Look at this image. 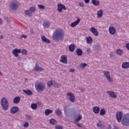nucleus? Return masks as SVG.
Instances as JSON below:
<instances>
[{"instance_id": "nucleus-48", "label": "nucleus", "mask_w": 129, "mask_h": 129, "mask_svg": "<svg viewBox=\"0 0 129 129\" xmlns=\"http://www.w3.org/2000/svg\"><path fill=\"white\" fill-rule=\"evenodd\" d=\"M21 38H24V39H27V38H28V37L27 36V35H23L22 36H21Z\"/></svg>"}, {"instance_id": "nucleus-36", "label": "nucleus", "mask_w": 129, "mask_h": 129, "mask_svg": "<svg viewBox=\"0 0 129 129\" xmlns=\"http://www.w3.org/2000/svg\"><path fill=\"white\" fill-rule=\"evenodd\" d=\"M86 66H87V63H81V64L80 65V68H81L82 69H84L85 68H86Z\"/></svg>"}, {"instance_id": "nucleus-54", "label": "nucleus", "mask_w": 129, "mask_h": 129, "mask_svg": "<svg viewBox=\"0 0 129 129\" xmlns=\"http://www.w3.org/2000/svg\"><path fill=\"white\" fill-rule=\"evenodd\" d=\"M74 71H75V69H71L70 71V72H72V73H73L74 72Z\"/></svg>"}, {"instance_id": "nucleus-1", "label": "nucleus", "mask_w": 129, "mask_h": 129, "mask_svg": "<svg viewBox=\"0 0 129 129\" xmlns=\"http://www.w3.org/2000/svg\"><path fill=\"white\" fill-rule=\"evenodd\" d=\"M122 115H123V113H122V112L116 113V117L117 121L119 122H121L122 125H124L125 126H129V114H126L123 116V117Z\"/></svg>"}, {"instance_id": "nucleus-45", "label": "nucleus", "mask_w": 129, "mask_h": 129, "mask_svg": "<svg viewBox=\"0 0 129 129\" xmlns=\"http://www.w3.org/2000/svg\"><path fill=\"white\" fill-rule=\"evenodd\" d=\"M55 128H56V129H63V128H62V126H61L60 125H56Z\"/></svg>"}, {"instance_id": "nucleus-32", "label": "nucleus", "mask_w": 129, "mask_h": 129, "mask_svg": "<svg viewBox=\"0 0 129 129\" xmlns=\"http://www.w3.org/2000/svg\"><path fill=\"white\" fill-rule=\"evenodd\" d=\"M25 15L29 16V17L31 18V17H32V12H31L30 10H26Z\"/></svg>"}, {"instance_id": "nucleus-7", "label": "nucleus", "mask_w": 129, "mask_h": 129, "mask_svg": "<svg viewBox=\"0 0 129 129\" xmlns=\"http://www.w3.org/2000/svg\"><path fill=\"white\" fill-rule=\"evenodd\" d=\"M11 9L13 11H16L19 9V4L17 3H12L11 5Z\"/></svg>"}, {"instance_id": "nucleus-2", "label": "nucleus", "mask_w": 129, "mask_h": 129, "mask_svg": "<svg viewBox=\"0 0 129 129\" xmlns=\"http://www.w3.org/2000/svg\"><path fill=\"white\" fill-rule=\"evenodd\" d=\"M52 39L53 41L56 42H59V41H62L64 39V31L61 29H56L53 34Z\"/></svg>"}, {"instance_id": "nucleus-50", "label": "nucleus", "mask_w": 129, "mask_h": 129, "mask_svg": "<svg viewBox=\"0 0 129 129\" xmlns=\"http://www.w3.org/2000/svg\"><path fill=\"white\" fill-rule=\"evenodd\" d=\"M125 47L127 50H129V43H127L125 45Z\"/></svg>"}, {"instance_id": "nucleus-30", "label": "nucleus", "mask_w": 129, "mask_h": 129, "mask_svg": "<svg viewBox=\"0 0 129 129\" xmlns=\"http://www.w3.org/2000/svg\"><path fill=\"white\" fill-rule=\"evenodd\" d=\"M50 22H45L44 23V24H43V26L44 28H50Z\"/></svg>"}, {"instance_id": "nucleus-20", "label": "nucleus", "mask_w": 129, "mask_h": 129, "mask_svg": "<svg viewBox=\"0 0 129 129\" xmlns=\"http://www.w3.org/2000/svg\"><path fill=\"white\" fill-rule=\"evenodd\" d=\"M91 32L93 33V34L95 36H98V32L97 31V29L94 28V27H92L90 30Z\"/></svg>"}, {"instance_id": "nucleus-58", "label": "nucleus", "mask_w": 129, "mask_h": 129, "mask_svg": "<svg viewBox=\"0 0 129 129\" xmlns=\"http://www.w3.org/2000/svg\"><path fill=\"white\" fill-rule=\"evenodd\" d=\"M0 75H3V73L0 72Z\"/></svg>"}, {"instance_id": "nucleus-21", "label": "nucleus", "mask_w": 129, "mask_h": 129, "mask_svg": "<svg viewBox=\"0 0 129 129\" xmlns=\"http://www.w3.org/2000/svg\"><path fill=\"white\" fill-rule=\"evenodd\" d=\"M109 32L111 35H114L115 34V28L113 27H111L109 29Z\"/></svg>"}, {"instance_id": "nucleus-8", "label": "nucleus", "mask_w": 129, "mask_h": 129, "mask_svg": "<svg viewBox=\"0 0 129 129\" xmlns=\"http://www.w3.org/2000/svg\"><path fill=\"white\" fill-rule=\"evenodd\" d=\"M68 96H70V101L71 102H74L75 101V96H74V94L72 93H68Z\"/></svg>"}, {"instance_id": "nucleus-53", "label": "nucleus", "mask_w": 129, "mask_h": 129, "mask_svg": "<svg viewBox=\"0 0 129 129\" xmlns=\"http://www.w3.org/2000/svg\"><path fill=\"white\" fill-rule=\"evenodd\" d=\"M77 125H78V126H79V127H82V126H81V124H80V123H77Z\"/></svg>"}, {"instance_id": "nucleus-4", "label": "nucleus", "mask_w": 129, "mask_h": 129, "mask_svg": "<svg viewBox=\"0 0 129 129\" xmlns=\"http://www.w3.org/2000/svg\"><path fill=\"white\" fill-rule=\"evenodd\" d=\"M35 89L37 92L41 93L46 89V84L44 83L39 82L35 84Z\"/></svg>"}, {"instance_id": "nucleus-47", "label": "nucleus", "mask_w": 129, "mask_h": 129, "mask_svg": "<svg viewBox=\"0 0 129 129\" xmlns=\"http://www.w3.org/2000/svg\"><path fill=\"white\" fill-rule=\"evenodd\" d=\"M79 6L82 8H83V7H84V4L83 3H80Z\"/></svg>"}, {"instance_id": "nucleus-29", "label": "nucleus", "mask_w": 129, "mask_h": 129, "mask_svg": "<svg viewBox=\"0 0 129 129\" xmlns=\"http://www.w3.org/2000/svg\"><path fill=\"white\" fill-rule=\"evenodd\" d=\"M87 43L88 44H92L93 42V39L90 37H87L86 39Z\"/></svg>"}, {"instance_id": "nucleus-28", "label": "nucleus", "mask_w": 129, "mask_h": 129, "mask_svg": "<svg viewBox=\"0 0 129 129\" xmlns=\"http://www.w3.org/2000/svg\"><path fill=\"white\" fill-rule=\"evenodd\" d=\"M76 53L78 56H82V54H83V51L81 50V49L78 48L76 51Z\"/></svg>"}, {"instance_id": "nucleus-23", "label": "nucleus", "mask_w": 129, "mask_h": 129, "mask_svg": "<svg viewBox=\"0 0 129 129\" xmlns=\"http://www.w3.org/2000/svg\"><path fill=\"white\" fill-rule=\"evenodd\" d=\"M69 50L70 52H74L75 50V45L72 44L69 46Z\"/></svg>"}, {"instance_id": "nucleus-15", "label": "nucleus", "mask_w": 129, "mask_h": 129, "mask_svg": "<svg viewBox=\"0 0 129 129\" xmlns=\"http://www.w3.org/2000/svg\"><path fill=\"white\" fill-rule=\"evenodd\" d=\"M34 70L36 72H38L39 71H44V69L43 68L39 67V65L36 64Z\"/></svg>"}, {"instance_id": "nucleus-9", "label": "nucleus", "mask_w": 129, "mask_h": 129, "mask_svg": "<svg viewBox=\"0 0 129 129\" xmlns=\"http://www.w3.org/2000/svg\"><path fill=\"white\" fill-rule=\"evenodd\" d=\"M66 7L63 4H58L57 5V10L59 13H61L62 12V10H64V11H66Z\"/></svg>"}, {"instance_id": "nucleus-11", "label": "nucleus", "mask_w": 129, "mask_h": 129, "mask_svg": "<svg viewBox=\"0 0 129 129\" xmlns=\"http://www.w3.org/2000/svg\"><path fill=\"white\" fill-rule=\"evenodd\" d=\"M18 53H21V49L16 48L12 51V54H13L15 57H19Z\"/></svg>"}, {"instance_id": "nucleus-3", "label": "nucleus", "mask_w": 129, "mask_h": 129, "mask_svg": "<svg viewBox=\"0 0 129 129\" xmlns=\"http://www.w3.org/2000/svg\"><path fill=\"white\" fill-rule=\"evenodd\" d=\"M0 103L4 110H8L9 109L10 104H9V101L8 100V99H7V98H2L1 100Z\"/></svg>"}, {"instance_id": "nucleus-39", "label": "nucleus", "mask_w": 129, "mask_h": 129, "mask_svg": "<svg viewBox=\"0 0 129 129\" xmlns=\"http://www.w3.org/2000/svg\"><path fill=\"white\" fill-rule=\"evenodd\" d=\"M4 20H6L8 23H11V19L7 16L4 17Z\"/></svg>"}, {"instance_id": "nucleus-22", "label": "nucleus", "mask_w": 129, "mask_h": 129, "mask_svg": "<svg viewBox=\"0 0 129 129\" xmlns=\"http://www.w3.org/2000/svg\"><path fill=\"white\" fill-rule=\"evenodd\" d=\"M121 67L123 69H127V68H129V62H123L122 64Z\"/></svg>"}, {"instance_id": "nucleus-13", "label": "nucleus", "mask_w": 129, "mask_h": 129, "mask_svg": "<svg viewBox=\"0 0 129 129\" xmlns=\"http://www.w3.org/2000/svg\"><path fill=\"white\" fill-rule=\"evenodd\" d=\"M107 94H108L110 97H112V98H116L117 97L114 92L107 91Z\"/></svg>"}, {"instance_id": "nucleus-40", "label": "nucleus", "mask_w": 129, "mask_h": 129, "mask_svg": "<svg viewBox=\"0 0 129 129\" xmlns=\"http://www.w3.org/2000/svg\"><path fill=\"white\" fill-rule=\"evenodd\" d=\"M38 8L39 10H44V9H45V6H44V5H39Z\"/></svg>"}, {"instance_id": "nucleus-43", "label": "nucleus", "mask_w": 129, "mask_h": 129, "mask_svg": "<svg viewBox=\"0 0 129 129\" xmlns=\"http://www.w3.org/2000/svg\"><path fill=\"white\" fill-rule=\"evenodd\" d=\"M21 53L23 55H26L27 54V50L26 49H23Z\"/></svg>"}, {"instance_id": "nucleus-6", "label": "nucleus", "mask_w": 129, "mask_h": 129, "mask_svg": "<svg viewBox=\"0 0 129 129\" xmlns=\"http://www.w3.org/2000/svg\"><path fill=\"white\" fill-rule=\"evenodd\" d=\"M104 75L107 78V80L109 82H112V78H110V73L108 71H104Z\"/></svg>"}, {"instance_id": "nucleus-18", "label": "nucleus", "mask_w": 129, "mask_h": 129, "mask_svg": "<svg viewBox=\"0 0 129 129\" xmlns=\"http://www.w3.org/2000/svg\"><path fill=\"white\" fill-rule=\"evenodd\" d=\"M21 101V98L20 97H15L13 99V103L15 104H18Z\"/></svg>"}, {"instance_id": "nucleus-41", "label": "nucleus", "mask_w": 129, "mask_h": 129, "mask_svg": "<svg viewBox=\"0 0 129 129\" xmlns=\"http://www.w3.org/2000/svg\"><path fill=\"white\" fill-rule=\"evenodd\" d=\"M82 119V116L80 115L78 117V118L76 119V121H79V120H81Z\"/></svg>"}, {"instance_id": "nucleus-44", "label": "nucleus", "mask_w": 129, "mask_h": 129, "mask_svg": "<svg viewBox=\"0 0 129 129\" xmlns=\"http://www.w3.org/2000/svg\"><path fill=\"white\" fill-rule=\"evenodd\" d=\"M23 126H24V127H29V122H26L24 124Z\"/></svg>"}, {"instance_id": "nucleus-46", "label": "nucleus", "mask_w": 129, "mask_h": 129, "mask_svg": "<svg viewBox=\"0 0 129 129\" xmlns=\"http://www.w3.org/2000/svg\"><path fill=\"white\" fill-rule=\"evenodd\" d=\"M90 52V48H87L86 53H87V54H88Z\"/></svg>"}, {"instance_id": "nucleus-16", "label": "nucleus", "mask_w": 129, "mask_h": 129, "mask_svg": "<svg viewBox=\"0 0 129 129\" xmlns=\"http://www.w3.org/2000/svg\"><path fill=\"white\" fill-rule=\"evenodd\" d=\"M80 23V19H77V21H75L74 22L72 23L71 24V27H72V28H74L75 27H76L78 24Z\"/></svg>"}, {"instance_id": "nucleus-55", "label": "nucleus", "mask_w": 129, "mask_h": 129, "mask_svg": "<svg viewBox=\"0 0 129 129\" xmlns=\"http://www.w3.org/2000/svg\"><path fill=\"white\" fill-rule=\"evenodd\" d=\"M17 60H18V61H22V57H18Z\"/></svg>"}, {"instance_id": "nucleus-5", "label": "nucleus", "mask_w": 129, "mask_h": 129, "mask_svg": "<svg viewBox=\"0 0 129 129\" xmlns=\"http://www.w3.org/2000/svg\"><path fill=\"white\" fill-rule=\"evenodd\" d=\"M47 85L48 87H51L52 86H53V87L61 88V85L57 84V83L55 81H48L47 83Z\"/></svg>"}, {"instance_id": "nucleus-12", "label": "nucleus", "mask_w": 129, "mask_h": 129, "mask_svg": "<svg viewBox=\"0 0 129 129\" xmlns=\"http://www.w3.org/2000/svg\"><path fill=\"white\" fill-rule=\"evenodd\" d=\"M10 111L11 113L15 114V113H17V112L19 111V107L17 106H13L11 108Z\"/></svg>"}, {"instance_id": "nucleus-57", "label": "nucleus", "mask_w": 129, "mask_h": 129, "mask_svg": "<svg viewBox=\"0 0 129 129\" xmlns=\"http://www.w3.org/2000/svg\"><path fill=\"white\" fill-rule=\"evenodd\" d=\"M114 129H118V128L117 126H114Z\"/></svg>"}, {"instance_id": "nucleus-19", "label": "nucleus", "mask_w": 129, "mask_h": 129, "mask_svg": "<svg viewBox=\"0 0 129 129\" xmlns=\"http://www.w3.org/2000/svg\"><path fill=\"white\" fill-rule=\"evenodd\" d=\"M98 127H100V129H104V124L102 123L101 120H99L97 123Z\"/></svg>"}, {"instance_id": "nucleus-52", "label": "nucleus", "mask_w": 129, "mask_h": 129, "mask_svg": "<svg viewBox=\"0 0 129 129\" xmlns=\"http://www.w3.org/2000/svg\"><path fill=\"white\" fill-rule=\"evenodd\" d=\"M3 24H4V21L0 18V25H3Z\"/></svg>"}, {"instance_id": "nucleus-17", "label": "nucleus", "mask_w": 129, "mask_h": 129, "mask_svg": "<svg viewBox=\"0 0 129 129\" xmlns=\"http://www.w3.org/2000/svg\"><path fill=\"white\" fill-rule=\"evenodd\" d=\"M23 92L24 93H25V94L29 96L33 95V92H32L31 90H23Z\"/></svg>"}, {"instance_id": "nucleus-34", "label": "nucleus", "mask_w": 129, "mask_h": 129, "mask_svg": "<svg viewBox=\"0 0 129 129\" xmlns=\"http://www.w3.org/2000/svg\"><path fill=\"white\" fill-rule=\"evenodd\" d=\"M49 122L50 123H51V124H57V121H56L53 118H51L49 120Z\"/></svg>"}, {"instance_id": "nucleus-33", "label": "nucleus", "mask_w": 129, "mask_h": 129, "mask_svg": "<svg viewBox=\"0 0 129 129\" xmlns=\"http://www.w3.org/2000/svg\"><path fill=\"white\" fill-rule=\"evenodd\" d=\"M31 107L32 109H36V108H38V105L36 103H33L31 105Z\"/></svg>"}, {"instance_id": "nucleus-60", "label": "nucleus", "mask_w": 129, "mask_h": 129, "mask_svg": "<svg viewBox=\"0 0 129 129\" xmlns=\"http://www.w3.org/2000/svg\"><path fill=\"white\" fill-rule=\"evenodd\" d=\"M64 112H65V114H66V110H64Z\"/></svg>"}, {"instance_id": "nucleus-59", "label": "nucleus", "mask_w": 129, "mask_h": 129, "mask_svg": "<svg viewBox=\"0 0 129 129\" xmlns=\"http://www.w3.org/2000/svg\"><path fill=\"white\" fill-rule=\"evenodd\" d=\"M1 39H4V37L2 36Z\"/></svg>"}, {"instance_id": "nucleus-49", "label": "nucleus", "mask_w": 129, "mask_h": 129, "mask_svg": "<svg viewBox=\"0 0 129 129\" xmlns=\"http://www.w3.org/2000/svg\"><path fill=\"white\" fill-rule=\"evenodd\" d=\"M79 89L81 90V92H84L85 90L83 88H79Z\"/></svg>"}, {"instance_id": "nucleus-24", "label": "nucleus", "mask_w": 129, "mask_h": 129, "mask_svg": "<svg viewBox=\"0 0 129 129\" xmlns=\"http://www.w3.org/2000/svg\"><path fill=\"white\" fill-rule=\"evenodd\" d=\"M103 11L102 10H100L97 12V18H102L103 16Z\"/></svg>"}, {"instance_id": "nucleus-31", "label": "nucleus", "mask_w": 129, "mask_h": 129, "mask_svg": "<svg viewBox=\"0 0 129 129\" xmlns=\"http://www.w3.org/2000/svg\"><path fill=\"white\" fill-rule=\"evenodd\" d=\"M92 4L94 5V6H99V1L96 0H92Z\"/></svg>"}, {"instance_id": "nucleus-27", "label": "nucleus", "mask_w": 129, "mask_h": 129, "mask_svg": "<svg viewBox=\"0 0 129 129\" xmlns=\"http://www.w3.org/2000/svg\"><path fill=\"white\" fill-rule=\"evenodd\" d=\"M55 113L56 115H57V116H60L61 114H62V111H61V109H60V108H57L56 110Z\"/></svg>"}, {"instance_id": "nucleus-51", "label": "nucleus", "mask_w": 129, "mask_h": 129, "mask_svg": "<svg viewBox=\"0 0 129 129\" xmlns=\"http://www.w3.org/2000/svg\"><path fill=\"white\" fill-rule=\"evenodd\" d=\"M89 2H90V0H85V3L86 4H89Z\"/></svg>"}, {"instance_id": "nucleus-10", "label": "nucleus", "mask_w": 129, "mask_h": 129, "mask_svg": "<svg viewBox=\"0 0 129 129\" xmlns=\"http://www.w3.org/2000/svg\"><path fill=\"white\" fill-rule=\"evenodd\" d=\"M60 62L63 63V64H67L68 62L67 60V55H62L60 57Z\"/></svg>"}, {"instance_id": "nucleus-35", "label": "nucleus", "mask_w": 129, "mask_h": 129, "mask_svg": "<svg viewBox=\"0 0 129 129\" xmlns=\"http://www.w3.org/2000/svg\"><path fill=\"white\" fill-rule=\"evenodd\" d=\"M116 53L117 54H118V55H120V56H121V55H122L123 53V51H122V50L120 49H118L117 50Z\"/></svg>"}, {"instance_id": "nucleus-38", "label": "nucleus", "mask_w": 129, "mask_h": 129, "mask_svg": "<svg viewBox=\"0 0 129 129\" xmlns=\"http://www.w3.org/2000/svg\"><path fill=\"white\" fill-rule=\"evenodd\" d=\"M30 12H32V13H34L36 11V7L35 6H32L29 9Z\"/></svg>"}, {"instance_id": "nucleus-56", "label": "nucleus", "mask_w": 129, "mask_h": 129, "mask_svg": "<svg viewBox=\"0 0 129 129\" xmlns=\"http://www.w3.org/2000/svg\"><path fill=\"white\" fill-rule=\"evenodd\" d=\"M30 33H31V34H34V30L31 29V30H30Z\"/></svg>"}, {"instance_id": "nucleus-26", "label": "nucleus", "mask_w": 129, "mask_h": 129, "mask_svg": "<svg viewBox=\"0 0 129 129\" xmlns=\"http://www.w3.org/2000/svg\"><path fill=\"white\" fill-rule=\"evenodd\" d=\"M50 113H53V110H50L49 109H45V114L46 116H47V115H49Z\"/></svg>"}, {"instance_id": "nucleus-25", "label": "nucleus", "mask_w": 129, "mask_h": 129, "mask_svg": "<svg viewBox=\"0 0 129 129\" xmlns=\"http://www.w3.org/2000/svg\"><path fill=\"white\" fill-rule=\"evenodd\" d=\"M93 110L94 113H99V111H100V108L98 106H96L93 108Z\"/></svg>"}, {"instance_id": "nucleus-37", "label": "nucleus", "mask_w": 129, "mask_h": 129, "mask_svg": "<svg viewBox=\"0 0 129 129\" xmlns=\"http://www.w3.org/2000/svg\"><path fill=\"white\" fill-rule=\"evenodd\" d=\"M100 114L101 116L104 115L105 114V110L104 109H101L100 111Z\"/></svg>"}, {"instance_id": "nucleus-14", "label": "nucleus", "mask_w": 129, "mask_h": 129, "mask_svg": "<svg viewBox=\"0 0 129 129\" xmlns=\"http://www.w3.org/2000/svg\"><path fill=\"white\" fill-rule=\"evenodd\" d=\"M41 40L42 41L44 42V43H46L47 44H50V43H51V41H50V40L46 38V36L44 35L41 36Z\"/></svg>"}, {"instance_id": "nucleus-42", "label": "nucleus", "mask_w": 129, "mask_h": 129, "mask_svg": "<svg viewBox=\"0 0 129 129\" xmlns=\"http://www.w3.org/2000/svg\"><path fill=\"white\" fill-rule=\"evenodd\" d=\"M25 116L27 119H28V120L32 119V116L30 115H26Z\"/></svg>"}]
</instances>
